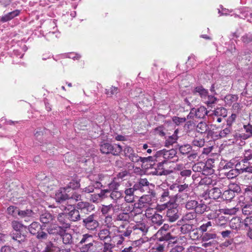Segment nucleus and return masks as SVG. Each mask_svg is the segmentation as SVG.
<instances>
[{
  "label": "nucleus",
  "mask_w": 252,
  "mask_h": 252,
  "mask_svg": "<svg viewBox=\"0 0 252 252\" xmlns=\"http://www.w3.org/2000/svg\"><path fill=\"white\" fill-rule=\"evenodd\" d=\"M222 192L220 189L218 187H214L208 189L202 194L205 199L208 198L216 200L219 198H221Z\"/></svg>",
  "instance_id": "8"
},
{
  "label": "nucleus",
  "mask_w": 252,
  "mask_h": 252,
  "mask_svg": "<svg viewBox=\"0 0 252 252\" xmlns=\"http://www.w3.org/2000/svg\"><path fill=\"white\" fill-rule=\"evenodd\" d=\"M115 247L114 244L104 242L100 249V252H113V250Z\"/></svg>",
  "instance_id": "43"
},
{
  "label": "nucleus",
  "mask_w": 252,
  "mask_h": 252,
  "mask_svg": "<svg viewBox=\"0 0 252 252\" xmlns=\"http://www.w3.org/2000/svg\"><path fill=\"white\" fill-rule=\"evenodd\" d=\"M55 220V217L48 212H45L40 216V221L43 223H49Z\"/></svg>",
  "instance_id": "30"
},
{
  "label": "nucleus",
  "mask_w": 252,
  "mask_h": 252,
  "mask_svg": "<svg viewBox=\"0 0 252 252\" xmlns=\"http://www.w3.org/2000/svg\"><path fill=\"white\" fill-rule=\"evenodd\" d=\"M188 170L186 169L185 164L177 163L174 167V174L179 175V173L181 171Z\"/></svg>",
  "instance_id": "60"
},
{
  "label": "nucleus",
  "mask_w": 252,
  "mask_h": 252,
  "mask_svg": "<svg viewBox=\"0 0 252 252\" xmlns=\"http://www.w3.org/2000/svg\"><path fill=\"white\" fill-rule=\"evenodd\" d=\"M196 216V213L195 212L188 213L182 218V220H180V222L186 221L194 224L196 222V220H195Z\"/></svg>",
  "instance_id": "25"
},
{
  "label": "nucleus",
  "mask_w": 252,
  "mask_h": 252,
  "mask_svg": "<svg viewBox=\"0 0 252 252\" xmlns=\"http://www.w3.org/2000/svg\"><path fill=\"white\" fill-rule=\"evenodd\" d=\"M136 189L133 186V188L126 189L125 190V200L128 203L132 202L134 201V192Z\"/></svg>",
  "instance_id": "24"
},
{
  "label": "nucleus",
  "mask_w": 252,
  "mask_h": 252,
  "mask_svg": "<svg viewBox=\"0 0 252 252\" xmlns=\"http://www.w3.org/2000/svg\"><path fill=\"white\" fill-rule=\"evenodd\" d=\"M227 111L224 107H218L208 115L209 116L212 117H222L225 118L227 116Z\"/></svg>",
  "instance_id": "23"
},
{
  "label": "nucleus",
  "mask_w": 252,
  "mask_h": 252,
  "mask_svg": "<svg viewBox=\"0 0 252 252\" xmlns=\"http://www.w3.org/2000/svg\"><path fill=\"white\" fill-rule=\"evenodd\" d=\"M217 99L213 95L207 94L206 97L203 100V102L206 104L208 106H211L213 104L215 103Z\"/></svg>",
  "instance_id": "48"
},
{
  "label": "nucleus",
  "mask_w": 252,
  "mask_h": 252,
  "mask_svg": "<svg viewBox=\"0 0 252 252\" xmlns=\"http://www.w3.org/2000/svg\"><path fill=\"white\" fill-rule=\"evenodd\" d=\"M243 194L246 196L248 200H251L252 198V186H248L244 189Z\"/></svg>",
  "instance_id": "64"
},
{
  "label": "nucleus",
  "mask_w": 252,
  "mask_h": 252,
  "mask_svg": "<svg viewBox=\"0 0 252 252\" xmlns=\"http://www.w3.org/2000/svg\"><path fill=\"white\" fill-rule=\"evenodd\" d=\"M177 225H181L180 227L176 228V230H180L183 233H186L191 231H193L196 228V226L192 223L188 222H181L178 221Z\"/></svg>",
  "instance_id": "14"
},
{
  "label": "nucleus",
  "mask_w": 252,
  "mask_h": 252,
  "mask_svg": "<svg viewBox=\"0 0 252 252\" xmlns=\"http://www.w3.org/2000/svg\"><path fill=\"white\" fill-rule=\"evenodd\" d=\"M161 156H162L164 158V160L162 162L164 169L167 168L168 164L172 163L173 162V161L172 160V158H173V149L169 150L163 149L162 150L158 151L156 154V157H159Z\"/></svg>",
  "instance_id": "5"
},
{
  "label": "nucleus",
  "mask_w": 252,
  "mask_h": 252,
  "mask_svg": "<svg viewBox=\"0 0 252 252\" xmlns=\"http://www.w3.org/2000/svg\"><path fill=\"white\" fill-rule=\"evenodd\" d=\"M250 159H252V150H245L244 153V158L241 160V162L243 163H247V161H249Z\"/></svg>",
  "instance_id": "52"
},
{
  "label": "nucleus",
  "mask_w": 252,
  "mask_h": 252,
  "mask_svg": "<svg viewBox=\"0 0 252 252\" xmlns=\"http://www.w3.org/2000/svg\"><path fill=\"white\" fill-rule=\"evenodd\" d=\"M70 251L69 248H60L51 242L48 243L44 250V252H70Z\"/></svg>",
  "instance_id": "15"
},
{
  "label": "nucleus",
  "mask_w": 252,
  "mask_h": 252,
  "mask_svg": "<svg viewBox=\"0 0 252 252\" xmlns=\"http://www.w3.org/2000/svg\"><path fill=\"white\" fill-rule=\"evenodd\" d=\"M241 208L244 215L249 216L252 214V204L249 203Z\"/></svg>",
  "instance_id": "55"
},
{
  "label": "nucleus",
  "mask_w": 252,
  "mask_h": 252,
  "mask_svg": "<svg viewBox=\"0 0 252 252\" xmlns=\"http://www.w3.org/2000/svg\"><path fill=\"white\" fill-rule=\"evenodd\" d=\"M200 185H217V182L216 180H213L209 176H205L202 178L199 182Z\"/></svg>",
  "instance_id": "35"
},
{
  "label": "nucleus",
  "mask_w": 252,
  "mask_h": 252,
  "mask_svg": "<svg viewBox=\"0 0 252 252\" xmlns=\"http://www.w3.org/2000/svg\"><path fill=\"white\" fill-rule=\"evenodd\" d=\"M20 13V11L17 9L9 12L4 16L1 17L0 21L3 23L10 21L14 17L18 16Z\"/></svg>",
  "instance_id": "27"
},
{
  "label": "nucleus",
  "mask_w": 252,
  "mask_h": 252,
  "mask_svg": "<svg viewBox=\"0 0 252 252\" xmlns=\"http://www.w3.org/2000/svg\"><path fill=\"white\" fill-rule=\"evenodd\" d=\"M130 215L127 212H122L118 214L115 219V221H121L129 222L131 220Z\"/></svg>",
  "instance_id": "28"
},
{
  "label": "nucleus",
  "mask_w": 252,
  "mask_h": 252,
  "mask_svg": "<svg viewBox=\"0 0 252 252\" xmlns=\"http://www.w3.org/2000/svg\"><path fill=\"white\" fill-rule=\"evenodd\" d=\"M11 226L16 231L15 233L11 234L12 239L19 243L25 242L26 235L23 232V230L24 229L26 231L27 227L17 220H13L11 222Z\"/></svg>",
  "instance_id": "2"
},
{
  "label": "nucleus",
  "mask_w": 252,
  "mask_h": 252,
  "mask_svg": "<svg viewBox=\"0 0 252 252\" xmlns=\"http://www.w3.org/2000/svg\"><path fill=\"white\" fill-rule=\"evenodd\" d=\"M193 93L195 94L199 95L203 101L205 97H206L208 91L202 86H197L194 89Z\"/></svg>",
  "instance_id": "36"
},
{
  "label": "nucleus",
  "mask_w": 252,
  "mask_h": 252,
  "mask_svg": "<svg viewBox=\"0 0 252 252\" xmlns=\"http://www.w3.org/2000/svg\"><path fill=\"white\" fill-rule=\"evenodd\" d=\"M113 230L112 232L110 231L109 228H102L100 229L98 232V237L99 239L101 241H105L108 240H112V234L113 233Z\"/></svg>",
  "instance_id": "16"
},
{
  "label": "nucleus",
  "mask_w": 252,
  "mask_h": 252,
  "mask_svg": "<svg viewBox=\"0 0 252 252\" xmlns=\"http://www.w3.org/2000/svg\"><path fill=\"white\" fill-rule=\"evenodd\" d=\"M77 210H80L81 213L88 214L93 209L92 206L87 202H80L77 204Z\"/></svg>",
  "instance_id": "20"
},
{
  "label": "nucleus",
  "mask_w": 252,
  "mask_h": 252,
  "mask_svg": "<svg viewBox=\"0 0 252 252\" xmlns=\"http://www.w3.org/2000/svg\"><path fill=\"white\" fill-rule=\"evenodd\" d=\"M47 231L50 235L55 236H60L66 232V230L63 228L62 226L59 225L56 223H53L50 224L47 228Z\"/></svg>",
  "instance_id": "12"
},
{
  "label": "nucleus",
  "mask_w": 252,
  "mask_h": 252,
  "mask_svg": "<svg viewBox=\"0 0 252 252\" xmlns=\"http://www.w3.org/2000/svg\"><path fill=\"white\" fill-rule=\"evenodd\" d=\"M126 228H130L131 234H139L141 236L146 235L148 231V227L143 222L137 223L134 225H128Z\"/></svg>",
  "instance_id": "9"
},
{
  "label": "nucleus",
  "mask_w": 252,
  "mask_h": 252,
  "mask_svg": "<svg viewBox=\"0 0 252 252\" xmlns=\"http://www.w3.org/2000/svg\"><path fill=\"white\" fill-rule=\"evenodd\" d=\"M238 97L235 94H227L224 97L225 102L228 105H230L233 102L237 100Z\"/></svg>",
  "instance_id": "49"
},
{
  "label": "nucleus",
  "mask_w": 252,
  "mask_h": 252,
  "mask_svg": "<svg viewBox=\"0 0 252 252\" xmlns=\"http://www.w3.org/2000/svg\"><path fill=\"white\" fill-rule=\"evenodd\" d=\"M186 119L185 117H174V137H179L178 134H183V127L185 125ZM177 138H174V144L176 142Z\"/></svg>",
  "instance_id": "6"
},
{
  "label": "nucleus",
  "mask_w": 252,
  "mask_h": 252,
  "mask_svg": "<svg viewBox=\"0 0 252 252\" xmlns=\"http://www.w3.org/2000/svg\"><path fill=\"white\" fill-rule=\"evenodd\" d=\"M240 174V169L234 168L230 169L225 175L228 179H233Z\"/></svg>",
  "instance_id": "47"
},
{
  "label": "nucleus",
  "mask_w": 252,
  "mask_h": 252,
  "mask_svg": "<svg viewBox=\"0 0 252 252\" xmlns=\"http://www.w3.org/2000/svg\"><path fill=\"white\" fill-rule=\"evenodd\" d=\"M217 235L215 232H206L202 234V240L203 241H208L215 239Z\"/></svg>",
  "instance_id": "54"
},
{
  "label": "nucleus",
  "mask_w": 252,
  "mask_h": 252,
  "mask_svg": "<svg viewBox=\"0 0 252 252\" xmlns=\"http://www.w3.org/2000/svg\"><path fill=\"white\" fill-rule=\"evenodd\" d=\"M33 212L31 209L20 210L18 212V215L21 219H24L25 221H28L32 218Z\"/></svg>",
  "instance_id": "21"
},
{
  "label": "nucleus",
  "mask_w": 252,
  "mask_h": 252,
  "mask_svg": "<svg viewBox=\"0 0 252 252\" xmlns=\"http://www.w3.org/2000/svg\"><path fill=\"white\" fill-rule=\"evenodd\" d=\"M192 145L195 147H202L204 146L205 140L203 138H201L195 136L192 141Z\"/></svg>",
  "instance_id": "50"
},
{
  "label": "nucleus",
  "mask_w": 252,
  "mask_h": 252,
  "mask_svg": "<svg viewBox=\"0 0 252 252\" xmlns=\"http://www.w3.org/2000/svg\"><path fill=\"white\" fill-rule=\"evenodd\" d=\"M196 129L198 132L204 133L208 130L209 127L206 123L201 122L197 124Z\"/></svg>",
  "instance_id": "44"
},
{
  "label": "nucleus",
  "mask_w": 252,
  "mask_h": 252,
  "mask_svg": "<svg viewBox=\"0 0 252 252\" xmlns=\"http://www.w3.org/2000/svg\"><path fill=\"white\" fill-rule=\"evenodd\" d=\"M192 169L194 172H202V174L204 175V170H206L204 162H198L194 164L193 165Z\"/></svg>",
  "instance_id": "38"
},
{
  "label": "nucleus",
  "mask_w": 252,
  "mask_h": 252,
  "mask_svg": "<svg viewBox=\"0 0 252 252\" xmlns=\"http://www.w3.org/2000/svg\"><path fill=\"white\" fill-rule=\"evenodd\" d=\"M153 225L160 226L163 222L162 217L159 214L156 213L151 219Z\"/></svg>",
  "instance_id": "42"
},
{
  "label": "nucleus",
  "mask_w": 252,
  "mask_h": 252,
  "mask_svg": "<svg viewBox=\"0 0 252 252\" xmlns=\"http://www.w3.org/2000/svg\"><path fill=\"white\" fill-rule=\"evenodd\" d=\"M100 150L103 154H111L114 156H119L122 152V147L119 144L112 145L108 142H103L100 146Z\"/></svg>",
  "instance_id": "4"
},
{
  "label": "nucleus",
  "mask_w": 252,
  "mask_h": 252,
  "mask_svg": "<svg viewBox=\"0 0 252 252\" xmlns=\"http://www.w3.org/2000/svg\"><path fill=\"white\" fill-rule=\"evenodd\" d=\"M191 171L190 170L182 171L179 173V175H175L174 178H176V182L174 185H178L179 184H184L187 177H189L191 175Z\"/></svg>",
  "instance_id": "18"
},
{
  "label": "nucleus",
  "mask_w": 252,
  "mask_h": 252,
  "mask_svg": "<svg viewBox=\"0 0 252 252\" xmlns=\"http://www.w3.org/2000/svg\"><path fill=\"white\" fill-rule=\"evenodd\" d=\"M83 225L88 230H94L99 225L98 222L94 220L93 215H90L83 220Z\"/></svg>",
  "instance_id": "10"
},
{
  "label": "nucleus",
  "mask_w": 252,
  "mask_h": 252,
  "mask_svg": "<svg viewBox=\"0 0 252 252\" xmlns=\"http://www.w3.org/2000/svg\"><path fill=\"white\" fill-rule=\"evenodd\" d=\"M152 203V197L150 195H145L141 196L138 203L134 204V207L139 209L147 207Z\"/></svg>",
  "instance_id": "13"
},
{
  "label": "nucleus",
  "mask_w": 252,
  "mask_h": 252,
  "mask_svg": "<svg viewBox=\"0 0 252 252\" xmlns=\"http://www.w3.org/2000/svg\"><path fill=\"white\" fill-rule=\"evenodd\" d=\"M62 239L63 244L65 245H71L73 243V239L72 235L68 232H64V233L60 235Z\"/></svg>",
  "instance_id": "34"
},
{
  "label": "nucleus",
  "mask_w": 252,
  "mask_h": 252,
  "mask_svg": "<svg viewBox=\"0 0 252 252\" xmlns=\"http://www.w3.org/2000/svg\"><path fill=\"white\" fill-rule=\"evenodd\" d=\"M119 92L118 87L112 86L110 88L105 89V94L109 96L117 94Z\"/></svg>",
  "instance_id": "56"
},
{
  "label": "nucleus",
  "mask_w": 252,
  "mask_h": 252,
  "mask_svg": "<svg viewBox=\"0 0 252 252\" xmlns=\"http://www.w3.org/2000/svg\"><path fill=\"white\" fill-rule=\"evenodd\" d=\"M240 173L248 172L252 173V165H250L246 163H243V166L240 168Z\"/></svg>",
  "instance_id": "63"
},
{
  "label": "nucleus",
  "mask_w": 252,
  "mask_h": 252,
  "mask_svg": "<svg viewBox=\"0 0 252 252\" xmlns=\"http://www.w3.org/2000/svg\"><path fill=\"white\" fill-rule=\"evenodd\" d=\"M94 242L92 235L88 233L83 234L78 244L80 252H91L93 250Z\"/></svg>",
  "instance_id": "3"
},
{
  "label": "nucleus",
  "mask_w": 252,
  "mask_h": 252,
  "mask_svg": "<svg viewBox=\"0 0 252 252\" xmlns=\"http://www.w3.org/2000/svg\"><path fill=\"white\" fill-rule=\"evenodd\" d=\"M250 200H248V198L245 196L241 195L239 197L238 199V204L241 207L244 206L245 205H246L249 203V201Z\"/></svg>",
  "instance_id": "62"
},
{
  "label": "nucleus",
  "mask_w": 252,
  "mask_h": 252,
  "mask_svg": "<svg viewBox=\"0 0 252 252\" xmlns=\"http://www.w3.org/2000/svg\"><path fill=\"white\" fill-rule=\"evenodd\" d=\"M57 220L59 223L66 230L71 227V223L68 218L67 213H60L57 216Z\"/></svg>",
  "instance_id": "11"
},
{
  "label": "nucleus",
  "mask_w": 252,
  "mask_h": 252,
  "mask_svg": "<svg viewBox=\"0 0 252 252\" xmlns=\"http://www.w3.org/2000/svg\"><path fill=\"white\" fill-rule=\"evenodd\" d=\"M62 210L64 211H69L67 213L68 218L70 221H76L80 219V215L79 211L75 209L74 207L72 205H68L67 207L65 206H62L60 207Z\"/></svg>",
  "instance_id": "7"
},
{
  "label": "nucleus",
  "mask_w": 252,
  "mask_h": 252,
  "mask_svg": "<svg viewBox=\"0 0 252 252\" xmlns=\"http://www.w3.org/2000/svg\"><path fill=\"white\" fill-rule=\"evenodd\" d=\"M28 229L32 234L35 235L41 229V226L39 223L34 221L29 225Z\"/></svg>",
  "instance_id": "32"
},
{
  "label": "nucleus",
  "mask_w": 252,
  "mask_h": 252,
  "mask_svg": "<svg viewBox=\"0 0 252 252\" xmlns=\"http://www.w3.org/2000/svg\"><path fill=\"white\" fill-rule=\"evenodd\" d=\"M172 225H169L168 224L164 223L160 229L157 232L156 234V237L159 236V234L163 233H165L167 231H173V229L172 228Z\"/></svg>",
  "instance_id": "46"
},
{
  "label": "nucleus",
  "mask_w": 252,
  "mask_h": 252,
  "mask_svg": "<svg viewBox=\"0 0 252 252\" xmlns=\"http://www.w3.org/2000/svg\"><path fill=\"white\" fill-rule=\"evenodd\" d=\"M122 192L117 189L112 190L110 195V197L114 200H117L122 197Z\"/></svg>",
  "instance_id": "61"
},
{
  "label": "nucleus",
  "mask_w": 252,
  "mask_h": 252,
  "mask_svg": "<svg viewBox=\"0 0 252 252\" xmlns=\"http://www.w3.org/2000/svg\"><path fill=\"white\" fill-rule=\"evenodd\" d=\"M232 131V127L230 126H227V127L220 131L219 136L220 138L228 137Z\"/></svg>",
  "instance_id": "51"
},
{
  "label": "nucleus",
  "mask_w": 252,
  "mask_h": 252,
  "mask_svg": "<svg viewBox=\"0 0 252 252\" xmlns=\"http://www.w3.org/2000/svg\"><path fill=\"white\" fill-rule=\"evenodd\" d=\"M66 188H61L55 194V199L58 202H63L70 198L69 196L66 193Z\"/></svg>",
  "instance_id": "17"
},
{
  "label": "nucleus",
  "mask_w": 252,
  "mask_h": 252,
  "mask_svg": "<svg viewBox=\"0 0 252 252\" xmlns=\"http://www.w3.org/2000/svg\"><path fill=\"white\" fill-rule=\"evenodd\" d=\"M207 205L202 202V200L197 201V204L195 210V212L197 214L203 213L207 209Z\"/></svg>",
  "instance_id": "41"
},
{
  "label": "nucleus",
  "mask_w": 252,
  "mask_h": 252,
  "mask_svg": "<svg viewBox=\"0 0 252 252\" xmlns=\"http://www.w3.org/2000/svg\"><path fill=\"white\" fill-rule=\"evenodd\" d=\"M215 160L212 158H209L207 160L204 164L205 165V169L204 171V175H211L214 173V170L213 167H214V163Z\"/></svg>",
  "instance_id": "22"
},
{
  "label": "nucleus",
  "mask_w": 252,
  "mask_h": 252,
  "mask_svg": "<svg viewBox=\"0 0 252 252\" xmlns=\"http://www.w3.org/2000/svg\"><path fill=\"white\" fill-rule=\"evenodd\" d=\"M235 194L229 189L225 190L221 194V198L223 200L230 201L235 196Z\"/></svg>",
  "instance_id": "39"
},
{
  "label": "nucleus",
  "mask_w": 252,
  "mask_h": 252,
  "mask_svg": "<svg viewBox=\"0 0 252 252\" xmlns=\"http://www.w3.org/2000/svg\"><path fill=\"white\" fill-rule=\"evenodd\" d=\"M172 231H167L165 233H161L159 236L157 237L159 241H168L172 238L171 234Z\"/></svg>",
  "instance_id": "53"
},
{
  "label": "nucleus",
  "mask_w": 252,
  "mask_h": 252,
  "mask_svg": "<svg viewBox=\"0 0 252 252\" xmlns=\"http://www.w3.org/2000/svg\"><path fill=\"white\" fill-rule=\"evenodd\" d=\"M177 189L179 192H185L188 190L189 185L186 183L174 185V189Z\"/></svg>",
  "instance_id": "57"
},
{
  "label": "nucleus",
  "mask_w": 252,
  "mask_h": 252,
  "mask_svg": "<svg viewBox=\"0 0 252 252\" xmlns=\"http://www.w3.org/2000/svg\"><path fill=\"white\" fill-rule=\"evenodd\" d=\"M80 186V182L77 180H72L67 185V187L64 188H66L67 190L69 189H75L79 188Z\"/></svg>",
  "instance_id": "58"
},
{
  "label": "nucleus",
  "mask_w": 252,
  "mask_h": 252,
  "mask_svg": "<svg viewBox=\"0 0 252 252\" xmlns=\"http://www.w3.org/2000/svg\"><path fill=\"white\" fill-rule=\"evenodd\" d=\"M120 185V181H118L115 178H111L108 187L111 190H116Z\"/></svg>",
  "instance_id": "45"
},
{
  "label": "nucleus",
  "mask_w": 252,
  "mask_h": 252,
  "mask_svg": "<svg viewBox=\"0 0 252 252\" xmlns=\"http://www.w3.org/2000/svg\"><path fill=\"white\" fill-rule=\"evenodd\" d=\"M126 224H121L119 226L113 225L112 239L117 246L122 245L125 240V237H129L131 235L130 228H126Z\"/></svg>",
  "instance_id": "1"
},
{
  "label": "nucleus",
  "mask_w": 252,
  "mask_h": 252,
  "mask_svg": "<svg viewBox=\"0 0 252 252\" xmlns=\"http://www.w3.org/2000/svg\"><path fill=\"white\" fill-rule=\"evenodd\" d=\"M226 223V219L223 216H218L213 220V223L218 226H223Z\"/></svg>",
  "instance_id": "40"
},
{
  "label": "nucleus",
  "mask_w": 252,
  "mask_h": 252,
  "mask_svg": "<svg viewBox=\"0 0 252 252\" xmlns=\"http://www.w3.org/2000/svg\"><path fill=\"white\" fill-rule=\"evenodd\" d=\"M209 113L210 112L208 111L204 106H200L198 108H195L196 118L203 119L206 115H208Z\"/></svg>",
  "instance_id": "29"
},
{
  "label": "nucleus",
  "mask_w": 252,
  "mask_h": 252,
  "mask_svg": "<svg viewBox=\"0 0 252 252\" xmlns=\"http://www.w3.org/2000/svg\"><path fill=\"white\" fill-rule=\"evenodd\" d=\"M242 225L241 219L239 217L232 218L230 221V226L233 229L237 230Z\"/></svg>",
  "instance_id": "31"
},
{
  "label": "nucleus",
  "mask_w": 252,
  "mask_h": 252,
  "mask_svg": "<svg viewBox=\"0 0 252 252\" xmlns=\"http://www.w3.org/2000/svg\"><path fill=\"white\" fill-rule=\"evenodd\" d=\"M19 209L16 206H10L7 209V212L9 215L12 216L13 217H16L18 215V212Z\"/></svg>",
  "instance_id": "59"
},
{
  "label": "nucleus",
  "mask_w": 252,
  "mask_h": 252,
  "mask_svg": "<svg viewBox=\"0 0 252 252\" xmlns=\"http://www.w3.org/2000/svg\"><path fill=\"white\" fill-rule=\"evenodd\" d=\"M149 185V182L146 178H140L134 185L136 190H139L141 191H144V187H148Z\"/></svg>",
  "instance_id": "26"
},
{
  "label": "nucleus",
  "mask_w": 252,
  "mask_h": 252,
  "mask_svg": "<svg viewBox=\"0 0 252 252\" xmlns=\"http://www.w3.org/2000/svg\"><path fill=\"white\" fill-rule=\"evenodd\" d=\"M177 150H178L180 153L182 155H186L188 154L191 151V146L188 144L182 146H179V145L174 146V151H176V153L174 154V160L176 159L175 158L177 157L176 155V154H177Z\"/></svg>",
  "instance_id": "19"
},
{
  "label": "nucleus",
  "mask_w": 252,
  "mask_h": 252,
  "mask_svg": "<svg viewBox=\"0 0 252 252\" xmlns=\"http://www.w3.org/2000/svg\"><path fill=\"white\" fill-rule=\"evenodd\" d=\"M112 209L114 211L117 209L119 210V206L115 205L113 207L112 204H110L109 205H102L101 208V212L103 215H106L108 214Z\"/></svg>",
  "instance_id": "37"
},
{
  "label": "nucleus",
  "mask_w": 252,
  "mask_h": 252,
  "mask_svg": "<svg viewBox=\"0 0 252 252\" xmlns=\"http://www.w3.org/2000/svg\"><path fill=\"white\" fill-rule=\"evenodd\" d=\"M98 180L101 181L103 188L107 187L111 179V177L107 174H99L98 175Z\"/></svg>",
  "instance_id": "33"
}]
</instances>
